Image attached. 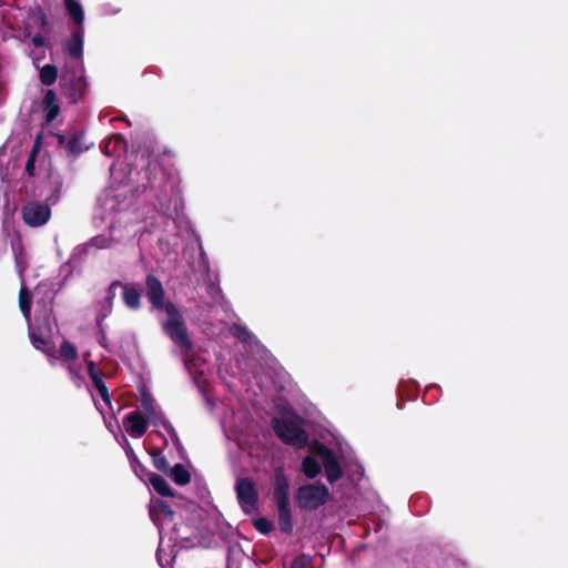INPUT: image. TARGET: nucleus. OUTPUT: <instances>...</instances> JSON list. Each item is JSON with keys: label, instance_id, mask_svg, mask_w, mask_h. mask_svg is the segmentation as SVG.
<instances>
[{"label": "nucleus", "instance_id": "obj_1", "mask_svg": "<svg viewBox=\"0 0 568 568\" xmlns=\"http://www.w3.org/2000/svg\"><path fill=\"white\" fill-rule=\"evenodd\" d=\"M14 254H17L14 252ZM16 264L18 273L21 277V288L19 295V304L22 314L29 322V336L32 345L42 351L49 356L51 364L55 361L69 371V374L77 386L83 382V373H88L97 393L101 397V402L93 395L94 404L101 414L104 413V406H110V395L103 382V376L100 369L95 368L93 362L88 361L87 367L81 365L77 366L78 352L74 345L64 341L59 351V356L54 355L53 336L57 332V324L52 317V303L54 298V291L49 283H40L32 293V301L34 303V321L30 322V305L29 294L23 281L24 262L22 257L16 255Z\"/></svg>", "mask_w": 568, "mask_h": 568}, {"label": "nucleus", "instance_id": "obj_2", "mask_svg": "<svg viewBox=\"0 0 568 568\" xmlns=\"http://www.w3.org/2000/svg\"><path fill=\"white\" fill-rule=\"evenodd\" d=\"M146 297L152 310L163 311L166 318L161 320V326L165 335L183 352L191 349V341L183 317L176 306L164 301V290L161 282L153 275H148L145 281Z\"/></svg>", "mask_w": 568, "mask_h": 568}, {"label": "nucleus", "instance_id": "obj_3", "mask_svg": "<svg viewBox=\"0 0 568 568\" xmlns=\"http://www.w3.org/2000/svg\"><path fill=\"white\" fill-rule=\"evenodd\" d=\"M67 50L69 54L77 59V64L82 69V51H83V28L81 27L79 30L72 33L71 39L67 44ZM62 90L63 93L72 101L77 102L84 92L85 81L82 73V70L79 73H74L72 77L68 74L62 75Z\"/></svg>", "mask_w": 568, "mask_h": 568}, {"label": "nucleus", "instance_id": "obj_4", "mask_svg": "<svg viewBox=\"0 0 568 568\" xmlns=\"http://www.w3.org/2000/svg\"><path fill=\"white\" fill-rule=\"evenodd\" d=\"M274 430L276 435L286 444L295 447H303L307 444L308 436L302 428L301 419L295 416H287L282 419H275Z\"/></svg>", "mask_w": 568, "mask_h": 568}, {"label": "nucleus", "instance_id": "obj_5", "mask_svg": "<svg viewBox=\"0 0 568 568\" xmlns=\"http://www.w3.org/2000/svg\"><path fill=\"white\" fill-rule=\"evenodd\" d=\"M329 490L323 484L301 486L296 493V501L302 509L315 510L329 499Z\"/></svg>", "mask_w": 568, "mask_h": 568}, {"label": "nucleus", "instance_id": "obj_6", "mask_svg": "<svg viewBox=\"0 0 568 568\" xmlns=\"http://www.w3.org/2000/svg\"><path fill=\"white\" fill-rule=\"evenodd\" d=\"M122 287V297L124 301V304L132 310H138L141 305V292L138 287H135L132 284H124L121 285L119 282H113L106 293V302L103 306L104 312L102 314H99V318H104L108 316V314L111 312L112 302L113 298L116 295V288Z\"/></svg>", "mask_w": 568, "mask_h": 568}, {"label": "nucleus", "instance_id": "obj_7", "mask_svg": "<svg viewBox=\"0 0 568 568\" xmlns=\"http://www.w3.org/2000/svg\"><path fill=\"white\" fill-rule=\"evenodd\" d=\"M140 408L141 414L148 419V422L151 425L155 427L163 426V428L168 432L172 440L178 442V435L173 426L164 418L155 400L144 392L141 395Z\"/></svg>", "mask_w": 568, "mask_h": 568}, {"label": "nucleus", "instance_id": "obj_8", "mask_svg": "<svg viewBox=\"0 0 568 568\" xmlns=\"http://www.w3.org/2000/svg\"><path fill=\"white\" fill-rule=\"evenodd\" d=\"M51 216V209L48 203L31 201L22 209V217L26 224L32 227L44 225Z\"/></svg>", "mask_w": 568, "mask_h": 568}, {"label": "nucleus", "instance_id": "obj_9", "mask_svg": "<svg viewBox=\"0 0 568 568\" xmlns=\"http://www.w3.org/2000/svg\"><path fill=\"white\" fill-rule=\"evenodd\" d=\"M235 490L242 509L246 514L254 511L257 501V491L254 483L248 478L237 479Z\"/></svg>", "mask_w": 568, "mask_h": 568}, {"label": "nucleus", "instance_id": "obj_10", "mask_svg": "<svg viewBox=\"0 0 568 568\" xmlns=\"http://www.w3.org/2000/svg\"><path fill=\"white\" fill-rule=\"evenodd\" d=\"M113 239L111 235H98L91 239L88 243L78 245L70 257V263H77L81 261L92 250L108 248L112 245Z\"/></svg>", "mask_w": 568, "mask_h": 568}, {"label": "nucleus", "instance_id": "obj_11", "mask_svg": "<svg viewBox=\"0 0 568 568\" xmlns=\"http://www.w3.org/2000/svg\"><path fill=\"white\" fill-rule=\"evenodd\" d=\"M185 366L194 383L201 390H204L207 383V376L211 373V366L200 356H194L190 359H186Z\"/></svg>", "mask_w": 568, "mask_h": 568}, {"label": "nucleus", "instance_id": "obj_12", "mask_svg": "<svg viewBox=\"0 0 568 568\" xmlns=\"http://www.w3.org/2000/svg\"><path fill=\"white\" fill-rule=\"evenodd\" d=\"M150 516L161 535L164 525L173 521L174 513L165 501L156 499L150 505Z\"/></svg>", "mask_w": 568, "mask_h": 568}, {"label": "nucleus", "instance_id": "obj_13", "mask_svg": "<svg viewBox=\"0 0 568 568\" xmlns=\"http://www.w3.org/2000/svg\"><path fill=\"white\" fill-rule=\"evenodd\" d=\"M316 453L325 468L326 477L329 483H335L342 476V469L332 450L324 446H320Z\"/></svg>", "mask_w": 568, "mask_h": 568}, {"label": "nucleus", "instance_id": "obj_14", "mask_svg": "<svg viewBox=\"0 0 568 568\" xmlns=\"http://www.w3.org/2000/svg\"><path fill=\"white\" fill-rule=\"evenodd\" d=\"M148 424L150 423L140 410L130 412L123 420L125 432L133 438L142 437L146 432Z\"/></svg>", "mask_w": 568, "mask_h": 568}, {"label": "nucleus", "instance_id": "obj_15", "mask_svg": "<svg viewBox=\"0 0 568 568\" xmlns=\"http://www.w3.org/2000/svg\"><path fill=\"white\" fill-rule=\"evenodd\" d=\"M273 484V497L276 505L290 504L288 480L282 469L275 470Z\"/></svg>", "mask_w": 568, "mask_h": 568}, {"label": "nucleus", "instance_id": "obj_16", "mask_svg": "<svg viewBox=\"0 0 568 568\" xmlns=\"http://www.w3.org/2000/svg\"><path fill=\"white\" fill-rule=\"evenodd\" d=\"M126 143L124 138L121 134L111 135L103 145V153L106 156H113L120 154L122 151H125Z\"/></svg>", "mask_w": 568, "mask_h": 568}, {"label": "nucleus", "instance_id": "obj_17", "mask_svg": "<svg viewBox=\"0 0 568 568\" xmlns=\"http://www.w3.org/2000/svg\"><path fill=\"white\" fill-rule=\"evenodd\" d=\"M226 437L230 440H234L240 449L246 450L250 448L252 442L251 438L243 432V429L237 428H225L224 429Z\"/></svg>", "mask_w": 568, "mask_h": 568}, {"label": "nucleus", "instance_id": "obj_18", "mask_svg": "<svg viewBox=\"0 0 568 568\" xmlns=\"http://www.w3.org/2000/svg\"><path fill=\"white\" fill-rule=\"evenodd\" d=\"M278 510V525L283 532L290 534L293 529L290 504L276 505Z\"/></svg>", "mask_w": 568, "mask_h": 568}, {"label": "nucleus", "instance_id": "obj_19", "mask_svg": "<svg viewBox=\"0 0 568 568\" xmlns=\"http://www.w3.org/2000/svg\"><path fill=\"white\" fill-rule=\"evenodd\" d=\"M68 14L81 28L84 20V12L78 0H63Z\"/></svg>", "mask_w": 568, "mask_h": 568}, {"label": "nucleus", "instance_id": "obj_20", "mask_svg": "<svg viewBox=\"0 0 568 568\" xmlns=\"http://www.w3.org/2000/svg\"><path fill=\"white\" fill-rule=\"evenodd\" d=\"M151 486L162 496H172V489L168 481L158 474H151L149 477Z\"/></svg>", "mask_w": 568, "mask_h": 568}, {"label": "nucleus", "instance_id": "obj_21", "mask_svg": "<svg viewBox=\"0 0 568 568\" xmlns=\"http://www.w3.org/2000/svg\"><path fill=\"white\" fill-rule=\"evenodd\" d=\"M57 78H58V70L52 64H45L40 70V81L44 85H48V87L52 85L57 81Z\"/></svg>", "mask_w": 568, "mask_h": 568}, {"label": "nucleus", "instance_id": "obj_22", "mask_svg": "<svg viewBox=\"0 0 568 568\" xmlns=\"http://www.w3.org/2000/svg\"><path fill=\"white\" fill-rule=\"evenodd\" d=\"M302 466L304 474L310 478H314L321 473V465L314 457H305Z\"/></svg>", "mask_w": 568, "mask_h": 568}, {"label": "nucleus", "instance_id": "obj_23", "mask_svg": "<svg viewBox=\"0 0 568 568\" xmlns=\"http://www.w3.org/2000/svg\"><path fill=\"white\" fill-rule=\"evenodd\" d=\"M231 332L235 337H237L247 345H252L253 343H255L254 336L248 332V329L245 326L241 324L233 325Z\"/></svg>", "mask_w": 568, "mask_h": 568}, {"label": "nucleus", "instance_id": "obj_24", "mask_svg": "<svg viewBox=\"0 0 568 568\" xmlns=\"http://www.w3.org/2000/svg\"><path fill=\"white\" fill-rule=\"evenodd\" d=\"M171 475H172L173 480L178 485L187 484L190 481V477H191L189 470L181 464H178L172 468Z\"/></svg>", "mask_w": 568, "mask_h": 568}, {"label": "nucleus", "instance_id": "obj_25", "mask_svg": "<svg viewBox=\"0 0 568 568\" xmlns=\"http://www.w3.org/2000/svg\"><path fill=\"white\" fill-rule=\"evenodd\" d=\"M312 557L306 554L297 556L291 564V568H313Z\"/></svg>", "mask_w": 568, "mask_h": 568}, {"label": "nucleus", "instance_id": "obj_26", "mask_svg": "<svg viewBox=\"0 0 568 568\" xmlns=\"http://www.w3.org/2000/svg\"><path fill=\"white\" fill-rule=\"evenodd\" d=\"M43 111L45 113V121L48 123H51L57 118V115L59 113V105L55 104V105H51V106H44Z\"/></svg>", "mask_w": 568, "mask_h": 568}, {"label": "nucleus", "instance_id": "obj_27", "mask_svg": "<svg viewBox=\"0 0 568 568\" xmlns=\"http://www.w3.org/2000/svg\"><path fill=\"white\" fill-rule=\"evenodd\" d=\"M271 527H272L271 523L268 520H266L265 518H261L255 521V528L263 534L268 532Z\"/></svg>", "mask_w": 568, "mask_h": 568}, {"label": "nucleus", "instance_id": "obj_28", "mask_svg": "<svg viewBox=\"0 0 568 568\" xmlns=\"http://www.w3.org/2000/svg\"><path fill=\"white\" fill-rule=\"evenodd\" d=\"M57 104V97L55 93L52 90H49L43 99V108L44 106H51Z\"/></svg>", "mask_w": 568, "mask_h": 568}, {"label": "nucleus", "instance_id": "obj_29", "mask_svg": "<svg viewBox=\"0 0 568 568\" xmlns=\"http://www.w3.org/2000/svg\"><path fill=\"white\" fill-rule=\"evenodd\" d=\"M34 158L33 154H30L28 161H27V164H26V170L27 172L31 175L33 174V169H34Z\"/></svg>", "mask_w": 568, "mask_h": 568}, {"label": "nucleus", "instance_id": "obj_30", "mask_svg": "<svg viewBox=\"0 0 568 568\" xmlns=\"http://www.w3.org/2000/svg\"><path fill=\"white\" fill-rule=\"evenodd\" d=\"M32 43L36 45V47H43L44 43H45V40H44V37L41 36V34H36L33 38H32Z\"/></svg>", "mask_w": 568, "mask_h": 568}, {"label": "nucleus", "instance_id": "obj_31", "mask_svg": "<svg viewBox=\"0 0 568 568\" xmlns=\"http://www.w3.org/2000/svg\"><path fill=\"white\" fill-rule=\"evenodd\" d=\"M155 466L160 470H165L168 467V462L163 457L158 458V459H155Z\"/></svg>", "mask_w": 568, "mask_h": 568}, {"label": "nucleus", "instance_id": "obj_32", "mask_svg": "<svg viewBox=\"0 0 568 568\" xmlns=\"http://www.w3.org/2000/svg\"><path fill=\"white\" fill-rule=\"evenodd\" d=\"M163 551H164L163 540L161 539L160 540V546H159V549H158V552H156L158 560H159L161 566H163V556H162Z\"/></svg>", "mask_w": 568, "mask_h": 568}, {"label": "nucleus", "instance_id": "obj_33", "mask_svg": "<svg viewBox=\"0 0 568 568\" xmlns=\"http://www.w3.org/2000/svg\"><path fill=\"white\" fill-rule=\"evenodd\" d=\"M41 146V136H38L34 141V145H33V149H32V152L31 154H33V156H36L37 152L39 151Z\"/></svg>", "mask_w": 568, "mask_h": 568}, {"label": "nucleus", "instance_id": "obj_34", "mask_svg": "<svg viewBox=\"0 0 568 568\" xmlns=\"http://www.w3.org/2000/svg\"><path fill=\"white\" fill-rule=\"evenodd\" d=\"M109 202H113V200H112V199H109L108 196H105V199H104V205H108V204H109ZM110 207H111V209H114V204H113V203H111V204H110Z\"/></svg>", "mask_w": 568, "mask_h": 568}]
</instances>
